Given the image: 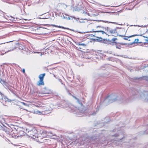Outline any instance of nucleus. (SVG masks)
<instances>
[{
    "label": "nucleus",
    "instance_id": "obj_1",
    "mask_svg": "<svg viewBox=\"0 0 148 148\" xmlns=\"http://www.w3.org/2000/svg\"><path fill=\"white\" fill-rule=\"evenodd\" d=\"M108 132L106 130L98 132L96 130L94 131L92 135L87 136V134H84L81 135L79 138L80 145H83L85 144L90 143L93 144L95 146L98 147H103L109 143V142L112 141L111 139H108L109 136H107Z\"/></svg>",
    "mask_w": 148,
    "mask_h": 148
},
{
    "label": "nucleus",
    "instance_id": "obj_2",
    "mask_svg": "<svg viewBox=\"0 0 148 148\" xmlns=\"http://www.w3.org/2000/svg\"><path fill=\"white\" fill-rule=\"evenodd\" d=\"M113 132H117V133L114 134H111L109 136V137L113 138L115 137V139H117V143L121 142L122 141H124L126 143H129V140H132L136 139L134 138L133 139H132V136L131 135H127L125 134V132L119 129H115L112 131ZM128 144V143H127Z\"/></svg>",
    "mask_w": 148,
    "mask_h": 148
},
{
    "label": "nucleus",
    "instance_id": "obj_3",
    "mask_svg": "<svg viewBox=\"0 0 148 148\" xmlns=\"http://www.w3.org/2000/svg\"><path fill=\"white\" fill-rule=\"evenodd\" d=\"M117 100L120 101V102L125 103L128 101V99L126 97H125L124 96L121 97L120 95L118 96L112 94L108 96L105 98L104 101L108 102L110 103Z\"/></svg>",
    "mask_w": 148,
    "mask_h": 148
},
{
    "label": "nucleus",
    "instance_id": "obj_4",
    "mask_svg": "<svg viewBox=\"0 0 148 148\" xmlns=\"http://www.w3.org/2000/svg\"><path fill=\"white\" fill-rule=\"evenodd\" d=\"M97 38L98 39H89V38H88L86 39V40L87 41L88 43L89 42H92V41H95L112 45V43H113V42H115V41L117 40L116 38H113L110 40L107 38L103 39L102 38Z\"/></svg>",
    "mask_w": 148,
    "mask_h": 148
},
{
    "label": "nucleus",
    "instance_id": "obj_5",
    "mask_svg": "<svg viewBox=\"0 0 148 148\" xmlns=\"http://www.w3.org/2000/svg\"><path fill=\"white\" fill-rule=\"evenodd\" d=\"M107 35L108 36H113L114 37L121 36L125 37H133L135 36H142L143 37H146V36L142 35L135 34L129 36H124V35H122L119 33V31H117L116 29L110 30L109 28L107 27Z\"/></svg>",
    "mask_w": 148,
    "mask_h": 148
},
{
    "label": "nucleus",
    "instance_id": "obj_6",
    "mask_svg": "<svg viewBox=\"0 0 148 148\" xmlns=\"http://www.w3.org/2000/svg\"><path fill=\"white\" fill-rule=\"evenodd\" d=\"M25 130L29 137L33 138L38 137V132L36 127L32 126H27L25 127Z\"/></svg>",
    "mask_w": 148,
    "mask_h": 148
},
{
    "label": "nucleus",
    "instance_id": "obj_7",
    "mask_svg": "<svg viewBox=\"0 0 148 148\" xmlns=\"http://www.w3.org/2000/svg\"><path fill=\"white\" fill-rule=\"evenodd\" d=\"M69 108L72 110V112H79L80 113H79L77 114L78 115H81V116H83L85 115H86L85 113L87 111V110H85V109L84 108H82V110H81V109H77V107L74 106L72 105H69Z\"/></svg>",
    "mask_w": 148,
    "mask_h": 148
},
{
    "label": "nucleus",
    "instance_id": "obj_8",
    "mask_svg": "<svg viewBox=\"0 0 148 148\" xmlns=\"http://www.w3.org/2000/svg\"><path fill=\"white\" fill-rule=\"evenodd\" d=\"M136 93L138 95L139 92H138L136 90L134 89L133 90H132L130 89L129 90V94H127L128 97H130L129 99H133L137 97V95Z\"/></svg>",
    "mask_w": 148,
    "mask_h": 148
},
{
    "label": "nucleus",
    "instance_id": "obj_9",
    "mask_svg": "<svg viewBox=\"0 0 148 148\" xmlns=\"http://www.w3.org/2000/svg\"><path fill=\"white\" fill-rule=\"evenodd\" d=\"M52 93V91L47 87H45L42 89L40 92H38V96L39 97L43 96L44 95H42L45 94H51Z\"/></svg>",
    "mask_w": 148,
    "mask_h": 148
},
{
    "label": "nucleus",
    "instance_id": "obj_10",
    "mask_svg": "<svg viewBox=\"0 0 148 148\" xmlns=\"http://www.w3.org/2000/svg\"><path fill=\"white\" fill-rule=\"evenodd\" d=\"M19 49L22 50V52L23 53L26 54H29L30 53L29 50L26 48L25 46L22 44H20L19 47Z\"/></svg>",
    "mask_w": 148,
    "mask_h": 148
},
{
    "label": "nucleus",
    "instance_id": "obj_11",
    "mask_svg": "<svg viewBox=\"0 0 148 148\" xmlns=\"http://www.w3.org/2000/svg\"><path fill=\"white\" fill-rule=\"evenodd\" d=\"M140 97L144 101L148 102V92H144L140 94Z\"/></svg>",
    "mask_w": 148,
    "mask_h": 148
},
{
    "label": "nucleus",
    "instance_id": "obj_12",
    "mask_svg": "<svg viewBox=\"0 0 148 148\" xmlns=\"http://www.w3.org/2000/svg\"><path fill=\"white\" fill-rule=\"evenodd\" d=\"M45 75V73H44L42 74H40L39 76V81L38 82L37 84L39 86L40 85H43L44 84V82L43 81V79Z\"/></svg>",
    "mask_w": 148,
    "mask_h": 148
},
{
    "label": "nucleus",
    "instance_id": "obj_13",
    "mask_svg": "<svg viewBox=\"0 0 148 148\" xmlns=\"http://www.w3.org/2000/svg\"><path fill=\"white\" fill-rule=\"evenodd\" d=\"M139 39H135L134 40L131 42L128 43H121V44L122 45H133V44H135L137 43H142L141 42H139Z\"/></svg>",
    "mask_w": 148,
    "mask_h": 148
},
{
    "label": "nucleus",
    "instance_id": "obj_14",
    "mask_svg": "<svg viewBox=\"0 0 148 148\" xmlns=\"http://www.w3.org/2000/svg\"><path fill=\"white\" fill-rule=\"evenodd\" d=\"M46 132L44 130H42L40 132V133L38 134V138L39 139H41L43 138H45L46 136Z\"/></svg>",
    "mask_w": 148,
    "mask_h": 148
},
{
    "label": "nucleus",
    "instance_id": "obj_15",
    "mask_svg": "<svg viewBox=\"0 0 148 148\" xmlns=\"http://www.w3.org/2000/svg\"><path fill=\"white\" fill-rule=\"evenodd\" d=\"M121 42H113V43H112V44L114 46H115L116 47V48L117 49H121Z\"/></svg>",
    "mask_w": 148,
    "mask_h": 148
},
{
    "label": "nucleus",
    "instance_id": "obj_16",
    "mask_svg": "<svg viewBox=\"0 0 148 148\" xmlns=\"http://www.w3.org/2000/svg\"><path fill=\"white\" fill-rule=\"evenodd\" d=\"M134 79H143L148 82V76H144L139 78L135 77L134 78Z\"/></svg>",
    "mask_w": 148,
    "mask_h": 148
},
{
    "label": "nucleus",
    "instance_id": "obj_17",
    "mask_svg": "<svg viewBox=\"0 0 148 148\" xmlns=\"http://www.w3.org/2000/svg\"><path fill=\"white\" fill-rule=\"evenodd\" d=\"M44 29H45V28L41 27H39L38 29H37V32L38 33L36 34H45V33H44L42 32Z\"/></svg>",
    "mask_w": 148,
    "mask_h": 148
},
{
    "label": "nucleus",
    "instance_id": "obj_18",
    "mask_svg": "<svg viewBox=\"0 0 148 148\" xmlns=\"http://www.w3.org/2000/svg\"><path fill=\"white\" fill-rule=\"evenodd\" d=\"M1 81L3 83V86L7 89H8L11 86L4 80H1Z\"/></svg>",
    "mask_w": 148,
    "mask_h": 148
},
{
    "label": "nucleus",
    "instance_id": "obj_19",
    "mask_svg": "<svg viewBox=\"0 0 148 148\" xmlns=\"http://www.w3.org/2000/svg\"><path fill=\"white\" fill-rule=\"evenodd\" d=\"M2 102H3L4 101L5 102L8 101L10 102L11 101V100L8 99L7 97L5 96H3V97L2 98Z\"/></svg>",
    "mask_w": 148,
    "mask_h": 148
},
{
    "label": "nucleus",
    "instance_id": "obj_20",
    "mask_svg": "<svg viewBox=\"0 0 148 148\" xmlns=\"http://www.w3.org/2000/svg\"><path fill=\"white\" fill-rule=\"evenodd\" d=\"M7 90H9L14 95H16V92L13 89V88L12 86H10Z\"/></svg>",
    "mask_w": 148,
    "mask_h": 148
},
{
    "label": "nucleus",
    "instance_id": "obj_21",
    "mask_svg": "<svg viewBox=\"0 0 148 148\" xmlns=\"http://www.w3.org/2000/svg\"><path fill=\"white\" fill-rule=\"evenodd\" d=\"M110 120V118L109 117H106L104 119V123H107Z\"/></svg>",
    "mask_w": 148,
    "mask_h": 148
},
{
    "label": "nucleus",
    "instance_id": "obj_22",
    "mask_svg": "<svg viewBox=\"0 0 148 148\" xmlns=\"http://www.w3.org/2000/svg\"><path fill=\"white\" fill-rule=\"evenodd\" d=\"M116 142V141H114L113 142L111 143V145L112 146L114 147V146H117L118 145V143H117Z\"/></svg>",
    "mask_w": 148,
    "mask_h": 148
},
{
    "label": "nucleus",
    "instance_id": "obj_23",
    "mask_svg": "<svg viewBox=\"0 0 148 148\" xmlns=\"http://www.w3.org/2000/svg\"><path fill=\"white\" fill-rule=\"evenodd\" d=\"M37 113L38 114H45V111H42V112H40L39 111H37Z\"/></svg>",
    "mask_w": 148,
    "mask_h": 148
},
{
    "label": "nucleus",
    "instance_id": "obj_24",
    "mask_svg": "<svg viewBox=\"0 0 148 148\" xmlns=\"http://www.w3.org/2000/svg\"><path fill=\"white\" fill-rule=\"evenodd\" d=\"M74 98L77 100V101L78 103H79L82 105V103L80 101L79 99L77 98L76 97L74 96Z\"/></svg>",
    "mask_w": 148,
    "mask_h": 148
},
{
    "label": "nucleus",
    "instance_id": "obj_25",
    "mask_svg": "<svg viewBox=\"0 0 148 148\" xmlns=\"http://www.w3.org/2000/svg\"><path fill=\"white\" fill-rule=\"evenodd\" d=\"M104 125L102 123H100L97 124V127H101Z\"/></svg>",
    "mask_w": 148,
    "mask_h": 148
},
{
    "label": "nucleus",
    "instance_id": "obj_26",
    "mask_svg": "<svg viewBox=\"0 0 148 148\" xmlns=\"http://www.w3.org/2000/svg\"><path fill=\"white\" fill-rule=\"evenodd\" d=\"M54 26L56 27H58V28H62V29H66V28L64 27H62V26H57V25H53Z\"/></svg>",
    "mask_w": 148,
    "mask_h": 148
},
{
    "label": "nucleus",
    "instance_id": "obj_27",
    "mask_svg": "<svg viewBox=\"0 0 148 148\" xmlns=\"http://www.w3.org/2000/svg\"><path fill=\"white\" fill-rule=\"evenodd\" d=\"M34 93H38V90L37 88H34Z\"/></svg>",
    "mask_w": 148,
    "mask_h": 148
},
{
    "label": "nucleus",
    "instance_id": "obj_28",
    "mask_svg": "<svg viewBox=\"0 0 148 148\" xmlns=\"http://www.w3.org/2000/svg\"><path fill=\"white\" fill-rule=\"evenodd\" d=\"M78 45H83L84 46H86V44L84 43H81L80 42H78Z\"/></svg>",
    "mask_w": 148,
    "mask_h": 148
},
{
    "label": "nucleus",
    "instance_id": "obj_29",
    "mask_svg": "<svg viewBox=\"0 0 148 148\" xmlns=\"http://www.w3.org/2000/svg\"><path fill=\"white\" fill-rule=\"evenodd\" d=\"M97 32H101V33L102 34H106V35H107V34L105 32H104L103 31H97Z\"/></svg>",
    "mask_w": 148,
    "mask_h": 148
},
{
    "label": "nucleus",
    "instance_id": "obj_30",
    "mask_svg": "<svg viewBox=\"0 0 148 148\" xmlns=\"http://www.w3.org/2000/svg\"><path fill=\"white\" fill-rule=\"evenodd\" d=\"M58 108H62L64 107V105H61L60 104H58Z\"/></svg>",
    "mask_w": 148,
    "mask_h": 148
},
{
    "label": "nucleus",
    "instance_id": "obj_31",
    "mask_svg": "<svg viewBox=\"0 0 148 148\" xmlns=\"http://www.w3.org/2000/svg\"><path fill=\"white\" fill-rule=\"evenodd\" d=\"M86 37H88L89 36H90L91 37H92L94 36L92 34H88L86 35Z\"/></svg>",
    "mask_w": 148,
    "mask_h": 148
},
{
    "label": "nucleus",
    "instance_id": "obj_32",
    "mask_svg": "<svg viewBox=\"0 0 148 148\" xmlns=\"http://www.w3.org/2000/svg\"><path fill=\"white\" fill-rule=\"evenodd\" d=\"M130 38H123V39L125 40H129L130 41V39H129Z\"/></svg>",
    "mask_w": 148,
    "mask_h": 148
},
{
    "label": "nucleus",
    "instance_id": "obj_33",
    "mask_svg": "<svg viewBox=\"0 0 148 148\" xmlns=\"http://www.w3.org/2000/svg\"><path fill=\"white\" fill-rule=\"evenodd\" d=\"M127 69L128 70H130V72H132V70H133V69H132V68H127Z\"/></svg>",
    "mask_w": 148,
    "mask_h": 148
},
{
    "label": "nucleus",
    "instance_id": "obj_34",
    "mask_svg": "<svg viewBox=\"0 0 148 148\" xmlns=\"http://www.w3.org/2000/svg\"><path fill=\"white\" fill-rule=\"evenodd\" d=\"M96 114V112H94L92 113H90V114L91 115H94L95 114Z\"/></svg>",
    "mask_w": 148,
    "mask_h": 148
},
{
    "label": "nucleus",
    "instance_id": "obj_35",
    "mask_svg": "<svg viewBox=\"0 0 148 148\" xmlns=\"http://www.w3.org/2000/svg\"><path fill=\"white\" fill-rule=\"evenodd\" d=\"M0 95H1L2 97H3V96H4V94H3L2 93H1L0 91Z\"/></svg>",
    "mask_w": 148,
    "mask_h": 148
},
{
    "label": "nucleus",
    "instance_id": "obj_36",
    "mask_svg": "<svg viewBox=\"0 0 148 148\" xmlns=\"http://www.w3.org/2000/svg\"><path fill=\"white\" fill-rule=\"evenodd\" d=\"M58 80L62 84L63 83H62V80L60 79H58Z\"/></svg>",
    "mask_w": 148,
    "mask_h": 148
},
{
    "label": "nucleus",
    "instance_id": "obj_37",
    "mask_svg": "<svg viewBox=\"0 0 148 148\" xmlns=\"http://www.w3.org/2000/svg\"><path fill=\"white\" fill-rule=\"evenodd\" d=\"M140 45L143 46V47H147V46H145V44H142L141 45Z\"/></svg>",
    "mask_w": 148,
    "mask_h": 148
},
{
    "label": "nucleus",
    "instance_id": "obj_38",
    "mask_svg": "<svg viewBox=\"0 0 148 148\" xmlns=\"http://www.w3.org/2000/svg\"><path fill=\"white\" fill-rule=\"evenodd\" d=\"M21 103L24 105L26 106L27 105V104L24 102H22Z\"/></svg>",
    "mask_w": 148,
    "mask_h": 148
},
{
    "label": "nucleus",
    "instance_id": "obj_39",
    "mask_svg": "<svg viewBox=\"0 0 148 148\" xmlns=\"http://www.w3.org/2000/svg\"><path fill=\"white\" fill-rule=\"evenodd\" d=\"M12 137L14 138H16V136L14 134V135L12 134Z\"/></svg>",
    "mask_w": 148,
    "mask_h": 148
},
{
    "label": "nucleus",
    "instance_id": "obj_40",
    "mask_svg": "<svg viewBox=\"0 0 148 148\" xmlns=\"http://www.w3.org/2000/svg\"><path fill=\"white\" fill-rule=\"evenodd\" d=\"M20 133L21 134H22V133L24 134V132H23V131H20Z\"/></svg>",
    "mask_w": 148,
    "mask_h": 148
},
{
    "label": "nucleus",
    "instance_id": "obj_41",
    "mask_svg": "<svg viewBox=\"0 0 148 148\" xmlns=\"http://www.w3.org/2000/svg\"><path fill=\"white\" fill-rule=\"evenodd\" d=\"M134 146V145H133V146H132V145H131V146H127V147H127V148H130V147H132V146Z\"/></svg>",
    "mask_w": 148,
    "mask_h": 148
},
{
    "label": "nucleus",
    "instance_id": "obj_42",
    "mask_svg": "<svg viewBox=\"0 0 148 148\" xmlns=\"http://www.w3.org/2000/svg\"><path fill=\"white\" fill-rule=\"evenodd\" d=\"M120 5H117L115 6H112L111 7H118V6H119Z\"/></svg>",
    "mask_w": 148,
    "mask_h": 148
},
{
    "label": "nucleus",
    "instance_id": "obj_43",
    "mask_svg": "<svg viewBox=\"0 0 148 148\" xmlns=\"http://www.w3.org/2000/svg\"><path fill=\"white\" fill-rule=\"evenodd\" d=\"M22 71H23V72L24 73H25V69H23Z\"/></svg>",
    "mask_w": 148,
    "mask_h": 148
},
{
    "label": "nucleus",
    "instance_id": "obj_44",
    "mask_svg": "<svg viewBox=\"0 0 148 148\" xmlns=\"http://www.w3.org/2000/svg\"><path fill=\"white\" fill-rule=\"evenodd\" d=\"M14 40H10V41H8V42H6V43H8V42H12V41H13Z\"/></svg>",
    "mask_w": 148,
    "mask_h": 148
},
{
    "label": "nucleus",
    "instance_id": "obj_45",
    "mask_svg": "<svg viewBox=\"0 0 148 148\" xmlns=\"http://www.w3.org/2000/svg\"><path fill=\"white\" fill-rule=\"evenodd\" d=\"M52 52V50H50L49 51H47V53H49V52H50L51 53V52Z\"/></svg>",
    "mask_w": 148,
    "mask_h": 148
},
{
    "label": "nucleus",
    "instance_id": "obj_46",
    "mask_svg": "<svg viewBox=\"0 0 148 148\" xmlns=\"http://www.w3.org/2000/svg\"><path fill=\"white\" fill-rule=\"evenodd\" d=\"M67 91L68 92L69 94V95L71 94V93L69 92V90H68L67 89Z\"/></svg>",
    "mask_w": 148,
    "mask_h": 148
},
{
    "label": "nucleus",
    "instance_id": "obj_47",
    "mask_svg": "<svg viewBox=\"0 0 148 148\" xmlns=\"http://www.w3.org/2000/svg\"><path fill=\"white\" fill-rule=\"evenodd\" d=\"M98 27H101V26H97L96 27L97 28H98Z\"/></svg>",
    "mask_w": 148,
    "mask_h": 148
},
{
    "label": "nucleus",
    "instance_id": "obj_48",
    "mask_svg": "<svg viewBox=\"0 0 148 148\" xmlns=\"http://www.w3.org/2000/svg\"><path fill=\"white\" fill-rule=\"evenodd\" d=\"M84 20H87V19L86 18L84 19Z\"/></svg>",
    "mask_w": 148,
    "mask_h": 148
},
{
    "label": "nucleus",
    "instance_id": "obj_49",
    "mask_svg": "<svg viewBox=\"0 0 148 148\" xmlns=\"http://www.w3.org/2000/svg\"><path fill=\"white\" fill-rule=\"evenodd\" d=\"M147 43H148V40H147Z\"/></svg>",
    "mask_w": 148,
    "mask_h": 148
},
{
    "label": "nucleus",
    "instance_id": "obj_50",
    "mask_svg": "<svg viewBox=\"0 0 148 148\" xmlns=\"http://www.w3.org/2000/svg\"><path fill=\"white\" fill-rule=\"evenodd\" d=\"M148 34V32H146L145 33V34Z\"/></svg>",
    "mask_w": 148,
    "mask_h": 148
},
{
    "label": "nucleus",
    "instance_id": "obj_51",
    "mask_svg": "<svg viewBox=\"0 0 148 148\" xmlns=\"http://www.w3.org/2000/svg\"><path fill=\"white\" fill-rule=\"evenodd\" d=\"M48 49V48H47V49H46L45 50H47Z\"/></svg>",
    "mask_w": 148,
    "mask_h": 148
},
{
    "label": "nucleus",
    "instance_id": "obj_52",
    "mask_svg": "<svg viewBox=\"0 0 148 148\" xmlns=\"http://www.w3.org/2000/svg\"><path fill=\"white\" fill-rule=\"evenodd\" d=\"M3 105H4V106H5V105H4V104H3Z\"/></svg>",
    "mask_w": 148,
    "mask_h": 148
},
{
    "label": "nucleus",
    "instance_id": "obj_53",
    "mask_svg": "<svg viewBox=\"0 0 148 148\" xmlns=\"http://www.w3.org/2000/svg\"><path fill=\"white\" fill-rule=\"evenodd\" d=\"M146 43L145 42H144V43H144V44H145V43Z\"/></svg>",
    "mask_w": 148,
    "mask_h": 148
},
{
    "label": "nucleus",
    "instance_id": "obj_54",
    "mask_svg": "<svg viewBox=\"0 0 148 148\" xmlns=\"http://www.w3.org/2000/svg\"><path fill=\"white\" fill-rule=\"evenodd\" d=\"M11 36V34H10L9 36Z\"/></svg>",
    "mask_w": 148,
    "mask_h": 148
},
{
    "label": "nucleus",
    "instance_id": "obj_55",
    "mask_svg": "<svg viewBox=\"0 0 148 148\" xmlns=\"http://www.w3.org/2000/svg\"><path fill=\"white\" fill-rule=\"evenodd\" d=\"M84 22V21H82V22H81L83 23V22Z\"/></svg>",
    "mask_w": 148,
    "mask_h": 148
},
{
    "label": "nucleus",
    "instance_id": "obj_56",
    "mask_svg": "<svg viewBox=\"0 0 148 148\" xmlns=\"http://www.w3.org/2000/svg\"><path fill=\"white\" fill-rule=\"evenodd\" d=\"M79 48L81 49L80 47H79Z\"/></svg>",
    "mask_w": 148,
    "mask_h": 148
}]
</instances>
